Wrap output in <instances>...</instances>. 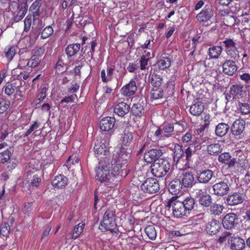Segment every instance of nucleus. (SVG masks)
Instances as JSON below:
<instances>
[{"label":"nucleus","mask_w":250,"mask_h":250,"mask_svg":"<svg viewBox=\"0 0 250 250\" xmlns=\"http://www.w3.org/2000/svg\"><path fill=\"white\" fill-rule=\"evenodd\" d=\"M152 79L153 84H155V86L157 87L160 86L162 83L163 80L159 77H158L157 76H155L154 77H153Z\"/></svg>","instance_id":"nucleus-58"},{"label":"nucleus","mask_w":250,"mask_h":250,"mask_svg":"<svg viewBox=\"0 0 250 250\" xmlns=\"http://www.w3.org/2000/svg\"><path fill=\"white\" fill-rule=\"evenodd\" d=\"M223 71L227 75L232 76L235 74L237 70L236 65L234 62L231 60H227L222 65Z\"/></svg>","instance_id":"nucleus-16"},{"label":"nucleus","mask_w":250,"mask_h":250,"mask_svg":"<svg viewBox=\"0 0 250 250\" xmlns=\"http://www.w3.org/2000/svg\"><path fill=\"white\" fill-rule=\"evenodd\" d=\"M133 140V136L132 135V133L130 131H129L128 130H125L123 133V136H122V147L118 150L117 151H116L114 153H116L117 152H119L122 148H124V146H128L130 145V144L132 143ZM125 148V147H124ZM125 149H129L131 151V152H132L131 149L130 148H125Z\"/></svg>","instance_id":"nucleus-20"},{"label":"nucleus","mask_w":250,"mask_h":250,"mask_svg":"<svg viewBox=\"0 0 250 250\" xmlns=\"http://www.w3.org/2000/svg\"><path fill=\"white\" fill-rule=\"evenodd\" d=\"M41 182V178L37 175L33 176V178L29 183V186L33 187H37L39 186Z\"/></svg>","instance_id":"nucleus-53"},{"label":"nucleus","mask_w":250,"mask_h":250,"mask_svg":"<svg viewBox=\"0 0 250 250\" xmlns=\"http://www.w3.org/2000/svg\"><path fill=\"white\" fill-rule=\"evenodd\" d=\"M80 85L77 83H74L72 84L71 87L69 89L68 92L70 93H74L77 91V90L79 89Z\"/></svg>","instance_id":"nucleus-62"},{"label":"nucleus","mask_w":250,"mask_h":250,"mask_svg":"<svg viewBox=\"0 0 250 250\" xmlns=\"http://www.w3.org/2000/svg\"><path fill=\"white\" fill-rule=\"evenodd\" d=\"M6 196L5 186L3 185L0 187V203H5Z\"/></svg>","instance_id":"nucleus-56"},{"label":"nucleus","mask_w":250,"mask_h":250,"mask_svg":"<svg viewBox=\"0 0 250 250\" xmlns=\"http://www.w3.org/2000/svg\"><path fill=\"white\" fill-rule=\"evenodd\" d=\"M137 90L136 82L133 79L129 83L124 85L121 89L122 94L125 96H130L135 94Z\"/></svg>","instance_id":"nucleus-15"},{"label":"nucleus","mask_w":250,"mask_h":250,"mask_svg":"<svg viewBox=\"0 0 250 250\" xmlns=\"http://www.w3.org/2000/svg\"><path fill=\"white\" fill-rule=\"evenodd\" d=\"M170 167L171 165L168 160L160 159L156 161L151 166V171L154 176L162 178L167 174Z\"/></svg>","instance_id":"nucleus-2"},{"label":"nucleus","mask_w":250,"mask_h":250,"mask_svg":"<svg viewBox=\"0 0 250 250\" xmlns=\"http://www.w3.org/2000/svg\"><path fill=\"white\" fill-rule=\"evenodd\" d=\"M193 147V145H190V146L188 147L185 151V153L186 155V158L187 159H188L189 158H190L192 155Z\"/></svg>","instance_id":"nucleus-61"},{"label":"nucleus","mask_w":250,"mask_h":250,"mask_svg":"<svg viewBox=\"0 0 250 250\" xmlns=\"http://www.w3.org/2000/svg\"><path fill=\"white\" fill-rule=\"evenodd\" d=\"M5 57L9 61H11L16 54V48L14 46H7L4 49Z\"/></svg>","instance_id":"nucleus-38"},{"label":"nucleus","mask_w":250,"mask_h":250,"mask_svg":"<svg viewBox=\"0 0 250 250\" xmlns=\"http://www.w3.org/2000/svg\"><path fill=\"white\" fill-rule=\"evenodd\" d=\"M213 16V12L209 6H206L202 11L197 15L196 19L200 22L208 21Z\"/></svg>","instance_id":"nucleus-13"},{"label":"nucleus","mask_w":250,"mask_h":250,"mask_svg":"<svg viewBox=\"0 0 250 250\" xmlns=\"http://www.w3.org/2000/svg\"><path fill=\"white\" fill-rule=\"evenodd\" d=\"M164 96L163 90L159 88L153 89L150 93V98L153 100H157L161 98Z\"/></svg>","instance_id":"nucleus-43"},{"label":"nucleus","mask_w":250,"mask_h":250,"mask_svg":"<svg viewBox=\"0 0 250 250\" xmlns=\"http://www.w3.org/2000/svg\"><path fill=\"white\" fill-rule=\"evenodd\" d=\"M223 43L227 54L231 57H235L237 54V50L235 42L232 40L227 39L224 41Z\"/></svg>","instance_id":"nucleus-19"},{"label":"nucleus","mask_w":250,"mask_h":250,"mask_svg":"<svg viewBox=\"0 0 250 250\" xmlns=\"http://www.w3.org/2000/svg\"><path fill=\"white\" fill-rule=\"evenodd\" d=\"M148 58L146 56H142L140 60V69L143 70L147 68L148 65Z\"/></svg>","instance_id":"nucleus-55"},{"label":"nucleus","mask_w":250,"mask_h":250,"mask_svg":"<svg viewBox=\"0 0 250 250\" xmlns=\"http://www.w3.org/2000/svg\"><path fill=\"white\" fill-rule=\"evenodd\" d=\"M202 124L208 126L210 121V117L208 114L204 115L202 117Z\"/></svg>","instance_id":"nucleus-60"},{"label":"nucleus","mask_w":250,"mask_h":250,"mask_svg":"<svg viewBox=\"0 0 250 250\" xmlns=\"http://www.w3.org/2000/svg\"><path fill=\"white\" fill-rule=\"evenodd\" d=\"M170 211H172L173 217L181 218L184 216H188V211L183 207L182 201L178 200L176 198H172L167 203Z\"/></svg>","instance_id":"nucleus-4"},{"label":"nucleus","mask_w":250,"mask_h":250,"mask_svg":"<svg viewBox=\"0 0 250 250\" xmlns=\"http://www.w3.org/2000/svg\"><path fill=\"white\" fill-rule=\"evenodd\" d=\"M40 124L37 122H35L32 125L30 126L29 128L25 133L24 137H27L33 131H36L39 127Z\"/></svg>","instance_id":"nucleus-50"},{"label":"nucleus","mask_w":250,"mask_h":250,"mask_svg":"<svg viewBox=\"0 0 250 250\" xmlns=\"http://www.w3.org/2000/svg\"><path fill=\"white\" fill-rule=\"evenodd\" d=\"M85 226V224L84 223H81L78 224L74 229L73 234H72V238L76 239L78 237L81 233L83 232V228Z\"/></svg>","instance_id":"nucleus-40"},{"label":"nucleus","mask_w":250,"mask_h":250,"mask_svg":"<svg viewBox=\"0 0 250 250\" xmlns=\"http://www.w3.org/2000/svg\"><path fill=\"white\" fill-rule=\"evenodd\" d=\"M42 0H36L30 6L31 10L39 9L41 6V1Z\"/></svg>","instance_id":"nucleus-63"},{"label":"nucleus","mask_w":250,"mask_h":250,"mask_svg":"<svg viewBox=\"0 0 250 250\" xmlns=\"http://www.w3.org/2000/svg\"><path fill=\"white\" fill-rule=\"evenodd\" d=\"M94 149L95 154L97 157L107 155L108 152V147L105 144L101 142H97L95 143Z\"/></svg>","instance_id":"nucleus-22"},{"label":"nucleus","mask_w":250,"mask_h":250,"mask_svg":"<svg viewBox=\"0 0 250 250\" xmlns=\"http://www.w3.org/2000/svg\"><path fill=\"white\" fill-rule=\"evenodd\" d=\"M115 119L114 118L106 117L100 121V128L102 131H107L113 127Z\"/></svg>","instance_id":"nucleus-18"},{"label":"nucleus","mask_w":250,"mask_h":250,"mask_svg":"<svg viewBox=\"0 0 250 250\" xmlns=\"http://www.w3.org/2000/svg\"><path fill=\"white\" fill-rule=\"evenodd\" d=\"M130 156V150L122 148L119 152L114 153L111 162L100 163L99 167L96 170V179L101 182H110L115 178L123 176L124 171L126 176L128 173L125 169L126 164Z\"/></svg>","instance_id":"nucleus-1"},{"label":"nucleus","mask_w":250,"mask_h":250,"mask_svg":"<svg viewBox=\"0 0 250 250\" xmlns=\"http://www.w3.org/2000/svg\"><path fill=\"white\" fill-rule=\"evenodd\" d=\"M145 231L149 239L154 240L156 238V231L153 226L149 225L147 226L145 228Z\"/></svg>","instance_id":"nucleus-41"},{"label":"nucleus","mask_w":250,"mask_h":250,"mask_svg":"<svg viewBox=\"0 0 250 250\" xmlns=\"http://www.w3.org/2000/svg\"><path fill=\"white\" fill-rule=\"evenodd\" d=\"M246 91L244 90V86L241 85L235 84L232 85L230 88L229 93L226 95V99L228 101L234 99L238 100L244 96Z\"/></svg>","instance_id":"nucleus-6"},{"label":"nucleus","mask_w":250,"mask_h":250,"mask_svg":"<svg viewBox=\"0 0 250 250\" xmlns=\"http://www.w3.org/2000/svg\"><path fill=\"white\" fill-rule=\"evenodd\" d=\"M223 150L222 146L219 143H213L209 145L207 147V151L208 153L213 156L219 155Z\"/></svg>","instance_id":"nucleus-27"},{"label":"nucleus","mask_w":250,"mask_h":250,"mask_svg":"<svg viewBox=\"0 0 250 250\" xmlns=\"http://www.w3.org/2000/svg\"><path fill=\"white\" fill-rule=\"evenodd\" d=\"M53 33V28L50 26H48L42 30L41 37L42 39H46L50 37Z\"/></svg>","instance_id":"nucleus-49"},{"label":"nucleus","mask_w":250,"mask_h":250,"mask_svg":"<svg viewBox=\"0 0 250 250\" xmlns=\"http://www.w3.org/2000/svg\"><path fill=\"white\" fill-rule=\"evenodd\" d=\"M115 217V212L112 209L106 210L104 215L103 221L100 224V229L102 231L113 230L116 227Z\"/></svg>","instance_id":"nucleus-5"},{"label":"nucleus","mask_w":250,"mask_h":250,"mask_svg":"<svg viewBox=\"0 0 250 250\" xmlns=\"http://www.w3.org/2000/svg\"><path fill=\"white\" fill-rule=\"evenodd\" d=\"M159 184L154 178H147L141 186V189L144 192L153 194L159 190Z\"/></svg>","instance_id":"nucleus-7"},{"label":"nucleus","mask_w":250,"mask_h":250,"mask_svg":"<svg viewBox=\"0 0 250 250\" xmlns=\"http://www.w3.org/2000/svg\"><path fill=\"white\" fill-rule=\"evenodd\" d=\"M162 152L160 149H151L145 152L144 156V160L147 163H152L162 155Z\"/></svg>","instance_id":"nucleus-11"},{"label":"nucleus","mask_w":250,"mask_h":250,"mask_svg":"<svg viewBox=\"0 0 250 250\" xmlns=\"http://www.w3.org/2000/svg\"><path fill=\"white\" fill-rule=\"evenodd\" d=\"M40 62V59L34 56L32 57L30 60H28L27 65L30 67H35L39 64Z\"/></svg>","instance_id":"nucleus-48"},{"label":"nucleus","mask_w":250,"mask_h":250,"mask_svg":"<svg viewBox=\"0 0 250 250\" xmlns=\"http://www.w3.org/2000/svg\"><path fill=\"white\" fill-rule=\"evenodd\" d=\"M224 207L222 204L214 203L210 207V211L211 214L219 215L222 213Z\"/></svg>","instance_id":"nucleus-37"},{"label":"nucleus","mask_w":250,"mask_h":250,"mask_svg":"<svg viewBox=\"0 0 250 250\" xmlns=\"http://www.w3.org/2000/svg\"><path fill=\"white\" fill-rule=\"evenodd\" d=\"M229 235L230 233L229 231H224L218 238V242L220 243L224 242L226 241L227 237H229Z\"/></svg>","instance_id":"nucleus-59"},{"label":"nucleus","mask_w":250,"mask_h":250,"mask_svg":"<svg viewBox=\"0 0 250 250\" xmlns=\"http://www.w3.org/2000/svg\"><path fill=\"white\" fill-rule=\"evenodd\" d=\"M221 228L220 222L215 219L208 222L206 226V230L208 233L212 235L216 234Z\"/></svg>","instance_id":"nucleus-21"},{"label":"nucleus","mask_w":250,"mask_h":250,"mask_svg":"<svg viewBox=\"0 0 250 250\" xmlns=\"http://www.w3.org/2000/svg\"><path fill=\"white\" fill-rule=\"evenodd\" d=\"M204 109V106L203 103L200 101H198L190 106V112L194 116H198L202 113Z\"/></svg>","instance_id":"nucleus-28"},{"label":"nucleus","mask_w":250,"mask_h":250,"mask_svg":"<svg viewBox=\"0 0 250 250\" xmlns=\"http://www.w3.org/2000/svg\"><path fill=\"white\" fill-rule=\"evenodd\" d=\"M114 70L113 68H109L107 69L106 72L104 69L102 70L101 76L103 82L107 83L112 79Z\"/></svg>","instance_id":"nucleus-33"},{"label":"nucleus","mask_w":250,"mask_h":250,"mask_svg":"<svg viewBox=\"0 0 250 250\" xmlns=\"http://www.w3.org/2000/svg\"><path fill=\"white\" fill-rule=\"evenodd\" d=\"M174 130L173 125L171 123H164L157 127L152 137L153 141L164 140L171 137V133Z\"/></svg>","instance_id":"nucleus-3"},{"label":"nucleus","mask_w":250,"mask_h":250,"mask_svg":"<svg viewBox=\"0 0 250 250\" xmlns=\"http://www.w3.org/2000/svg\"><path fill=\"white\" fill-rule=\"evenodd\" d=\"M184 152L182 149V146L178 144H175L173 148V158L174 161L178 162L183 156Z\"/></svg>","instance_id":"nucleus-35"},{"label":"nucleus","mask_w":250,"mask_h":250,"mask_svg":"<svg viewBox=\"0 0 250 250\" xmlns=\"http://www.w3.org/2000/svg\"><path fill=\"white\" fill-rule=\"evenodd\" d=\"M212 188L214 194L218 196L226 195L229 190L228 184L224 181H219L215 183Z\"/></svg>","instance_id":"nucleus-9"},{"label":"nucleus","mask_w":250,"mask_h":250,"mask_svg":"<svg viewBox=\"0 0 250 250\" xmlns=\"http://www.w3.org/2000/svg\"><path fill=\"white\" fill-rule=\"evenodd\" d=\"M158 66L161 70L169 68L171 65V60L167 57H161L157 62Z\"/></svg>","instance_id":"nucleus-31"},{"label":"nucleus","mask_w":250,"mask_h":250,"mask_svg":"<svg viewBox=\"0 0 250 250\" xmlns=\"http://www.w3.org/2000/svg\"><path fill=\"white\" fill-rule=\"evenodd\" d=\"M27 12V9L21 8L18 11V13L14 16V21L15 22H18L22 20Z\"/></svg>","instance_id":"nucleus-44"},{"label":"nucleus","mask_w":250,"mask_h":250,"mask_svg":"<svg viewBox=\"0 0 250 250\" xmlns=\"http://www.w3.org/2000/svg\"><path fill=\"white\" fill-rule=\"evenodd\" d=\"M10 227L8 223H3L1 224L0 227V232L3 236L7 237L8 236L10 231Z\"/></svg>","instance_id":"nucleus-47"},{"label":"nucleus","mask_w":250,"mask_h":250,"mask_svg":"<svg viewBox=\"0 0 250 250\" xmlns=\"http://www.w3.org/2000/svg\"><path fill=\"white\" fill-rule=\"evenodd\" d=\"M143 107L140 104H134L131 107V112L136 116H141L143 115Z\"/></svg>","instance_id":"nucleus-42"},{"label":"nucleus","mask_w":250,"mask_h":250,"mask_svg":"<svg viewBox=\"0 0 250 250\" xmlns=\"http://www.w3.org/2000/svg\"><path fill=\"white\" fill-rule=\"evenodd\" d=\"M229 128V126L228 124L220 123L216 127L215 133L218 136L223 137L227 133Z\"/></svg>","instance_id":"nucleus-30"},{"label":"nucleus","mask_w":250,"mask_h":250,"mask_svg":"<svg viewBox=\"0 0 250 250\" xmlns=\"http://www.w3.org/2000/svg\"><path fill=\"white\" fill-rule=\"evenodd\" d=\"M238 109L242 114L247 115L250 113V105L248 103H240Z\"/></svg>","instance_id":"nucleus-45"},{"label":"nucleus","mask_w":250,"mask_h":250,"mask_svg":"<svg viewBox=\"0 0 250 250\" xmlns=\"http://www.w3.org/2000/svg\"><path fill=\"white\" fill-rule=\"evenodd\" d=\"M179 174L181 175L180 176L181 178V182L182 185L186 188L191 187L194 182V178L192 173L187 169H179Z\"/></svg>","instance_id":"nucleus-8"},{"label":"nucleus","mask_w":250,"mask_h":250,"mask_svg":"<svg viewBox=\"0 0 250 250\" xmlns=\"http://www.w3.org/2000/svg\"><path fill=\"white\" fill-rule=\"evenodd\" d=\"M245 241L240 237H235L232 240L230 248L232 250H241L245 248Z\"/></svg>","instance_id":"nucleus-29"},{"label":"nucleus","mask_w":250,"mask_h":250,"mask_svg":"<svg viewBox=\"0 0 250 250\" xmlns=\"http://www.w3.org/2000/svg\"><path fill=\"white\" fill-rule=\"evenodd\" d=\"M79 43L72 44L68 45L66 48V53L69 57H72L76 54L80 49Z\"/></svg>","instance_id":"nucleus-36"},{"label":"nucleus","mask_w":250,"mask_h":250,"mask_svg":"<svg viewBox=\"0 0 250 250\" xmlns=\"http://www.w3.org/2000/svg\"><path fill=\"white\" fill-rule=\"evenodd\" d=\"M212 198L210 195L205 194L199 199V204L204 207H208L211 203Z\"/></svg>","instance_id":"nucleus-39"},{"label":"nucleus","mask_w":250,"mask_h":250,"mask_svg":"<svg viewBox=\"0 0 250 250\" xmlns=\"http://www.w3.org/2000/svg\"><path fill=\"white\" fill-rule=\"evenodd\" d=\"M244 200V196L240 192H232L226 198V203L229 206H235L242 203Z\"/></svg>","instance_id":"nucleus-10"},{"label":"nucleus","mask_w":250,"mask_h":250,"mask_svg":"<svg viewBox=\"0 0 250 250\" xmlns=\"http://www.w3.org/2000/svg\"><path fill=\"white\" fill-rule=\"evenodd\" d=\"M17 86L15 83L8 84L6 85L5 88V93L7 95H11L15 91Z\"/></svg>","instance_id":"nucleus-52"},{"label":"nucleus","mask_w":250,"mask_h":250,"mask_svg":"<svg viewBox=\"0 0 250 250\" xmlns=\"http://www.w3.org/2000/svg\"><path fill=\"white\" fill-rule=\"evenodd\" d=\"M237 220L236 215L233 213H230L224 216L222 224L225 228L231 229L235 226Z\"/></svg>","instance_id":"nucleus-14"},{"label":"nucleus","mask_w":250,"mask_h":250,"mask_svg":"<svg viewBox=\"0 0 250 250\" xmlns=\"http://www.w3.org/2000/svg\"><path fill=\"white\" fill-rule=\"evenodd\" d=\"M32 20L30 17H26L24 21V30L26 32L29 30L31 25Z\"/></svg>","instance_id":"nucleus-57"},{"label":"nucleus","mask_w":250,"mask_h":250,"mask_svg":"<svg viewBox=\"0 0 250 250\" xmlns=\"http://www.w3.org/2000/svg\"><path fill=\"white\" fill-rule=\"evenodd\" d=\"M9 9L14 15L17 11L19 10V4L15 1H12L9 4Z\"/></svg>","instance_id":"nucleus-54"},{"label":"nucleus","mask_w":250,"mask_h":250,"mask_svg":"<svg viewBox=\"0 0 250 250\" xmlns=\"http://www.w3.org/2000/svg\"><path fill=\"white\" fill-rule=\"evenodd\" d=\"M183 207L188 211V213L189 214V211H191L194 207L195 200L192 197H187L182 202Z\"/></svg>","instance_id":"nucleus-34"},{"label":"nucleus","mask_w":250,"mask_h":250,"mask_svg":"<svg viewBox=\"0 0 250 250\" xmlns=\"http://www.w3.org/2000/svg\"><path fill=\"white\" fill-rule=\"evenodd\" d=\"M129 105L125 102H121L115 106L114 112L119 116L124 117L129 112Z\"/></svg>","instance_id":"nucleus-17"},{"label":"nucleus","mask_w":250,"mask_h":250,"mask_svg":"<svg viewBox=\"0 0 250 250\" xmlns=\"http://www.w3.org/2000/svg\"><path fill=\"white\" fill-rule=\"evenodd\" d=\"M222 52V48L220 46H215L208 49V55L210 58L217 59Z\"/></svg>","instance_id":"nucleus-32"},{"label":"nucleus","mask_w":250,"mask_h":250,"mask_svg":"<svg viewBox=\"0 0 250 250\" xmlns=\"http://www.w3.org/2000/svg\"><path fill=\"white\" fill-rule=\"evenodd\" d=\"M231 155L229 152L221 153L218 157V161L223 164H225L230 168L233 167L236 163V159H231Z\"/></svg>","instance_id":"nucleus-23"},{"label":"nucleus","mask_w":250,"mask_h":250,"mask_svg":"<svg viewBox=\"0 0 250 250\" xmlns=\"http://www.w3.org/2000/svg\"><path fill=\"white\" fill-rule=\"evenodd\" d=\"M10 151L9 150H4L0 153V162L2 164L7 163L10 160Z\"/></svg>","instance_id":"nucleus-46"},{"label":"nucleus","mask_w":250,"mask_h":250,"mask_svg":"<svg viewBox=\"0 0 250 250\" xmlns=\"http://www.w3.org/2000/svg\"><path fill=\"white\" fill-rule=\"evenodd\" d=\"M56 69L58 70L59 72H62L64 71L63 62L62 61L59 60L56 64Z\"/></svg>","instance_id":"nucleus-64"},{"label":"nucleus","mask_w":250,"mask_h":250,"mask_svg":"<svg viewBox=\"0 0 250 250\" xmlns=\"http://www.w3.org/2000/svg\"><path fill=\"white\" fill-rule=\"evenodd\" d=\"M213 172L211 170L207 169L200 172L197 175V180L201 183H207L212 178Z\"/></svg>","instance_id":"nucleus-26"},{"label":"nucleus","mask_w":250,"mask_h":250,"mask_svg":"<svg viewBox=\"0 0 250 250\" xmlns=\"http://www.w3.org/2000/svg\"><path fill=\"white\" fill-rule=\"evenodd\" d=\"M182 186L183 185L180 180L175 179L170 182L168 190L171 194L178 195L181 192Z\"/></svg>","instance_id":"nucleus-25"},{"label":"nucleus","mask_w":250,"mask_h":250,"mask_svg":"<svg viewBox=\"0 0 250 250\" xmlns=\"http://www.w3.org/2000/svg\"><path fill=\"white\" fill-rule=\"evenodd\" d=\"M9 102L4 100L0 99V114L3 113L9 108Z\"/></svg>","instance_id":"nucleus-51"},{"label":"nucleus","mask_w":250,"mask_h":250,"mask_svg":"<svg viewBox=\"0 0 250 250\" xmlns=\"http://www.w3.org/2000/svg\"><path fill=\"white\" fill-rule=\"evenodd\" d=\"M245 121L243 119L236 120L232 124L231 127L232 134L234 136L241 135L245 128Z\"/></svg>","instance_id":"nucleus-12"},{"label":"nucleus","mask_w":250,"mask_h":250,"mask_svg":"<svg viewBox=\"0 0 250 250\" xmlns=\"http://www.w3.org/2000/svg\"><path fill=\"white\" fill-rule=\"evenodd\" d=\"M68 179L63 175L56 176L52 181V186L57 188H64L67 184Z\"/></svg>","instance_id":"nucleus-24"}]
</instances>
